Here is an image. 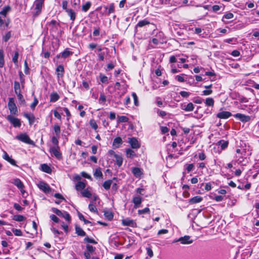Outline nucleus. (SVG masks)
I'll use <instances>...</instances> for the list:
<instances>
[{"mask_svg":"<svg viewBox=\"0 0 259 259\" xmlns=\"http://www.w3.org/2000/svg\"><path fill=\"white\" fill-rule=\"evenodd\" d=\"M16 139L25 143L34 145V142L26 134H20L16 137Z\"/></svg>","mask_w":259,"mask_h":259,"instance_id":"nucleus-1","label":"nucleus"},{"mask_svg":"<svg viewBox=\"0 0 259 259\" xmlns=\"http://www.w3.org/2000/svg\"><path fill=\"white\" fill-rule=\"evenodd\" d=\"M177 242H180L182 244H189L192 243L193 242V240L191 239L190 236L185 235L184 237L179 238L178 239L175 240L173 241V243H176Z\"/></svg>","mask_w":259,"mask_h":259,"instance_id":"nucleus-2","label":"nucleus"},{"mask_svg":"<svg viewBox=\"0 0 259 259\" xmlns=\"http://www.w3.org/2000/svg\"><path fill=\"white\" fill-rule=\"evenodd\" d=\"M8 107L11 113L13 114H16L17 112V108L15 103V100L13 98H9L8 102Z\"/></svg>","mask_w":259,"mask_h":259,"instance_id":"nucleus-3","label":"nucleus"},{"mask_svg":"<svg viewBox=\"0 0 259 259\" xmlns=\"http://www.w3.org/2000/svg\"><path fill=\"white\" fill-rule=\"evenodd\" d=\"M37 187L45 193H49L51 191V188L49 185L44 182H40L37 184Z\"/></svg>","mask_w":259,"mask_h":259,"instance_id":"nucleus-4","label":"nucleus"},{"mask_svg":"<svg viewBox=\"0 0 259 259\" xmlns=\"http://www.w3.org/2000/svg\"><path fill=\"white\" fill-rule=\"evenodd\" d=\"M7 119L13 124L14 127H19L21 124L20 120L12 115H8Z\"/></svg>","mask_w":259,"mask_h":259,"instance_id":"nucleus-5","label":"nucleus"},{"mask_svg":"<svg viewBox=\"0 0 259 259\" xmlns=\"http://www.w3.org/2000/svg\"><path fill=\"white\" fill-rule=\"evenodd\" d=\"M73 54V52L69 51L68 49H66L64 51L58 54L56 56L57 58H63L66 59L69 56L72 55Z\"/></svg>","mask_w":259,"mask_h":259,"instance_id":"nucleus-6","label":"nucleus"},{"mask_svg":"<svg viewBox=\"0 0 259 259\" xmlns=\"http://www.w3.org/2000/svg\"><path fill=\"white\" fill-rule=\"evenodd\" d=\"M44 0H36L34 2L36 15H39L41 11Z\"/></svg>","mask_w":259,"mask_h":259,"instance_id":"nucleus-7","label":"nucleus"},{"mask_svg":"<svg viewBox=\"0 0 259 259\" xmlns=\"http://www.w3.org/2000/svg\"><path fill=\"white\" fill-rule=\"evenodd\" d=\"M234 116L243 122H246L250 120V117L241 113H237Z\"/></svg>","mask_w":259,"mask_h":259,"instance_id":"nucleus-8","label":"nucleus"},{"mask_svg":"<svg viewBox=\"0 0 259 259\" xmlns=\"http://www.w3.org/2000/svg\"><path fill=\"white\" fill-rule=\"evenodd\" d=\"M128 142L131 145V147L133 149H138L140 146V145L138 141L135 137L130 138Z\"/></svg>","mask_w":259,"mask_h":259,"instance_id":"nucleus-9","label":"nucleus"},{"mask_svg":"<svg viewBox=\"0 0 259 259\" xmlns=\"http://www.w3.org/2000/svg\"><path fill=\"white\" fill-rule=\"evenodd\" d=\"M232 115L231 112L229 111H222L217 114V117L220 119H227Z\"/></svg>","mask_w":259,"mask_h":259,"instance_id":"nucleus-10","label":"nucleus"},{"mask_svg":"<svg viewBox=\"0 0 259 259\" xmlns=\"http://www.w3.org/2000/svg\"><path fill=\"white\" fill-rule=\"evenodd\" d=\"M132 202L134 204V208H137L140 207L142 203V198L139 196H134L133 198Z\"/></svg>","mask_w":259,"mask_h":259,"instance_id":"nucleus-11","label":"nucleus"},{"mask_svg":"<svg viewBox=\"0 0 259 259\" xmlns=\"http://www.w3.org/2000/svg\"><path fill=\"white\" fill-rule=\"evenodd\" d=\"M122 143V140L120 137H116L113 140V146L114 148H118L120 146Z\"/></svg>","mask_w":259,"mask_h":259,"instance_id":"nucleus-12","label":"nucleus"},{"mask_svg":"<svg viewBox=\"0 0 259 259\" xmlns=\"http://www.w3.org/2000/svg\"><path fill=\"white\" fill-rule=\"evenodd\" d=\"M56 72L58 77H62L64 73L63 66L62 65H59L56 69Z\"/></svg>","mask_w":259,"mask_h":259,"instance_id":"nucleus-13","label":"nucleus"},{"mask_svg":"<svg viewBox=\"0 0 259 259\" xmlns=\"http://www.w3.org/2000/svg\"><path fill=\"white\" fill-rule=\"evenodd\" d=\"M67 14L68 16L70 17V20L73 22L76 18V13L72 9H69L65 11Z\"/></svg>","mask_w":259,"mask_h":259,"instance_id":"nucleus-14","label":"nucleus"},{"mask_svg":"<svg viewBox=\"0 0 259 259\" xmlns=\"http://www.w3.org/2000/svg\"><path fill=\"white\" fill-rule=\"evenodd\" d=\"M182 109L186 111H192L194 110V107L192 103H189L187 105H182Z\"/></svg>","mask_w":259,"mask_h":259,"instance_id":"nucleus-15","label":"nucleus"},{"mask_svg":"<svg viewBox=\"0 0 259 259\" xmlns=\"http://www.w3.org/2000/svg\"><path fill=\"white\" fill-rule=\"evenodd\" d=\"M203 198L200 196H196L192 197L189 200V202L190 204H195L200 202L202 200Z\"/></svg>","mask_w":259,"mask_h":259,"instance_id":"nucleus-16","label":"nucleus"},{"mask_svg":"<svg viewBox=\"0 0 259 259\" xmlns=\"http://www.w3.org/2000/svg\"><path fill=\"white\" fill-rule=\"evenodd\" d=\"M75 233L79 236H84L86 235L85 232L78 225L75 226Z\"/></svg>","mask_w":259,"mask_h":259,"instance_id":"nucleus-17","label":"nucleus"},{"mask_svg":"<svg viewBox=\"0 0 259 259\" xmlns=\"http://www.w3.org/2000/svg\"><path fill=\"white\" fill-rule=\"evenodd\" d=\"M51 152L54 155V156L58 159H60L62 157L61 153L55 147H53L51 148Z\"/></svg>","mask_w":259,"mask_h":259,"instance_id":"nucleus-18","label":"nucleus"},{"mask_svg":"<svg viewBox=\"0 0 259 259\" xmlns=\"http://www.w3.org/2000/svg\"><path fill=\"white\" fill-rule=\"evenodd\" d=\"M122 224L123 226L133 227L134 224H135V222L132 220H131L129 219H125L122 220Z\"/></svg>","mask_w":259,"mask_h":259,"instance_id":"nucleus-19","label":"nucleus"},{"mask_svg":"<svg viewBox=\"0 0 259 259\" xmlns=\"http://www.w3.org/2000/svg\"><path fill=\"white\" fill-rule=\"evenodd\" d=\"M24 116L29 120V122L30 124H32L35 120V117L33 114L31 113H25Z\"/></svg>","mask_w":259,"mask_h":259,"instance_id":"nucleus-20","label":"nucleus"},{"mask_svg":"<svg viewBox=\"0 0 259 259\" xmlns=\"http://www.w3.org/2000/svg\"><path fill=\"white\" fill-rule=\"evenodd\" d=\"M41 170L48 174H50L52 172L51 167L47 164H42L41 165Z\"/></svg>","mask_w":259,"mask_h":259,"instance_id":"nucleus-21","label":"nucleus"},{"mask_svg":"<svg viewBox=\"0 0 259 259\" xmlns=\"http://www.w3.org/2000/svg\"><path fill=\"white\" fill-rule=\"evenodd\" d=\"M59 96L56 92H53L50 95V102H55L59 99Z\"/></svg>","mask_w":259,"mask_h":259,"instance_id":"nucleus-22","label":"nucleus"},{"mask_svg":"<svg viewBox=\"0 0 259 259\" xmlns=\"http://www.w3.org/2000/svg\"><path fill=\"white\" fill-rule=\"evenodd\" d=\"M132 172L136 177H140L142 174L141 169L137 167L132 168Z\"/></svg>","mask_w":259,"mask_h":259,"instance_id":"nucleus-23","label":"nucleus"},{"mask_svg":"<svg viewBox=\"0 0 259 259\" xmlns=\"http://www.w3.org/2000/svg\"><path fill=\"white\" fill-rule=\"evenodd\" d=\"M214 104V101L212 98H207L205 99V105L208 107H213Z\"/></svg>","mask_w":259,"mask_h":259,"instance_id":"nucleus-24","label":"nucleus"},{"mask_svg":"<svg viewBox=\"0 0 259 259\" xmlns=\"http://www.w3.org/2000/svg\"><path fill=\"white\" fill-rule=\"evenodd\" d=\"M126 156L128 158H133L136 156V154L134 151L128 148L126 150Z\"/></svg>","mask_w":259,"mask_h":259,"instance_id":"nucleus-25","label":"nucleus"},{"mask_svg":"<svg viewBox=\"0 0 259 259\" xmlns=\"http://www.w3.org/2000/svg\"><path fill=\"white\" fill-rule=\"evenodd\" d=\"M113 180H108L105 181L103 184V187L105 189L108 190L110 188L111 185L112 184Z\"/></svg>","mask_w":259,"mask_h":259,"instance_id":"nucleus-26","label":"nucleus"},{"mask_svg":"<svg viewBox=\"0 0 259 259\" xmlns=\"http://www.w3.org/2000/svg\"><path fill=\"white\" fill-rule=\"evenodd\" d=\"M14 184L19 189H22L24 188V185L21 180L19 179L14 180Z\"/></svg>","mask_w":259,"mask_h":259,"instance_id":"nucleus-27","label":"nucleus"},{"mask_svg":"<svg viewBox=\"0 0 259 259\" xmlns=\"http://www.w3.org/2000/svg\"><path fill=\"white\" fill-rule=\"evenodd\" d=\"M14 91L16 95L21 93L20 84L18 81H14Z\"/></svg>","mask_w":259,"mask_h":259,"instance_id":"nucleus-28","label":"nucleus"},{"mask_svg":"<svg viewBox=\"0 0 259 259\" xmlns=\"http://www.w3.org/2000/svg\"><path fill=\"white\" fill-rule=\"evenodd\" d=\"M114 157L116 159V162L117 165L118 166H120L122 165V162H123V159H122V157L120 155L116 154H115Z\"/></svg>","mask_w":259,"mask_h":259,"instance_id":"nucleus-29","label":"nucleus"},{"mask_svg":"<svg viewBox=\"0 0 259 259\" xmlns=\"http://www.w3.org/2000/svg\"><path fill=\"white\" fill-rule=\"evenodd\" d=\"M85 187V184L82 182H78L75 185V189L78 191L84 189Z\"/></svg>","mask_w":259,"mask_h":259,"instance_id":"nucleus-30","label":"nucleus"},{"mask_svg":"<svg viewBox=\"0 0 259 259\" xmlns=\"http://www.w3.org/2000/svg\"><path fill=\"white\" fill-rule=\"evenodd\" d=\"M5 60H4V52L2 50H0V68H2L4 66Z\"/></svg>","mask_w":259,"mask_h":259,"instance_id":"nucleus-31","label":"nucleus"},{"mask_svg":"<svg viewBox=\"0 0 259 259\" xmlns=\"http://www.w3.org/2000/svg\"><path fill=\"white\" fill-rule=\"evenodd\" d=\"M13 219L17 222H22L25 220V217L22 215L17 214L14 215Z\"/></svg>","mask_w":259,"mask_h":259,"instance_id":"nucleus-32","label":"nucleus"},{"mask_svg":"<svg viewBox=\"0 0 259 259\" xmlns=\"http://www.w3.org/2000/svg\"><path fill=\"white\" fill-rule=\"evenodd\" d=\"M11 8L10 6H7L3 8V10L0 12V15L6 16L9 11H10Z\"/></svg>","mask_w":259,"mask_h":259,"instance_id":"nucleus-33","label":"nucleus"},{"mask_svg":"<svg viewBox=\"0 0 259 259\" xmlns=\"http://www.w3.org/2000/svg\"><path fill=\"white\" fill-rule=\"evenodd\" d=\"M149 24H150V22L146 20H141L138 23V24L136 25V28L138 27H142Z\"/></svg>","mask_w":259,"mask_h":259,"instance_id":"nucleus-34","label":"nucleus"},{"mask_svg":"<svg viewBox=\"0 0 259 259\" xmlns=\"http://www.w3.org/2000/svg\"><path fill=\"white\" fill-rule=\"evenodd\" d=\"M104 214L108 220L111 221L113 219V214L112 212L110 211H105Z\"/></svg>","mask_w":259,"mask_h":259,"instance_id":"nucleus-35","label":"nucleus"},{"mask_svg":"<svg viewBox=\"0 0 259 259\" xmlns=\"http://www.w3.org/2000/svg\"><path fill=\"white\" fill-rule=\"evenodd\" d=\"M99 77L102 83H107L108 82V78L106 76L100 73Z\"/></svg>","mask_w":259,"mask_h":259,"instance_id":"nucleus-36","label":"nucleus"},{"mask_svg":"<svg viewBox=\"0 0 259 259\" xmlns=\"http://www.w3.org/2000/svg\"><path fill=\"white\" fill-rule=\"evenodd\" d=\"M94 175L95 177H96V178H102V177L103 174L100 168H98L96 169V170L94 172Z\"/></svg>","mask_w":259,"mask_h":259,"instance_id":"nucleus-37","label":"nucleus"},{"mask_svg":"<svg viewBox=\"0 0 259 259\" xmlns=\"http://www.w3.org/2000/svg\"><path fill=\"white\" fill-rule=\"evenodd\" d=\"M118 122H126L128 121V118L125 116H118Z\"/></svg>","mask_w":259,"mask_h":259,"instance_id":"nucleus-38","label":"nucleus"},{"mask_svg":"<svg viewBox=\"0 0 259 259\" xmlns=\"http://www.w3.org/2000/svg\"><path fill=\"white\" fill-rule=\"evenodd\" d=\"M91 6V3L90 2H87L84 5L82 6V10L84 12H87Z\"/></svg>","mask_w":259,"mask_h":259,"instance_id":"nucleus-39","label":"nucleus"},{"mask_svg":"<svg viewBox=\"0 0 259 259\" xmlns=\"http://www.w3.org/2000/svg\"><path fill=\"white\" fill-rule=\"evenodd\" d=\"M82 195L87 198H90L92 196L91 193L88 190H84L81 192Z\"/></svg>","mask_w":259,"mask_h":259,"instance_id":"nucleus-40","label":"nucleus"},{"mask_svg":"<svg viewBox=\"0 0 259 259\" xmlns=\"http://www.w3.org/2000/svg\"><path fill=\"white\" fill-rule=\"evenodd\" d=\"M54 132L57 136H59L61 133L60 127L58 124H55L54 126Z\"/></svg>","mask_w":259,"mask_h":259,"instance_id":"nucleus-41","label":"nucleus"},{"mask_svg":"<svg viewBox=\"0 0 259 259\" xmlns=\"http://www.w3.org/2000/svg\"><path fill=\"white\" fill-rule=\"evenodd\" d=\"M90 124L91 126L95 130H96L98 128V125L96 123V121L94 119H92L90 120Z\"/></svg>","mask_w":259,"mask_h":259,"instance_id":"nucleus-42","label":"nucleus"},{"mask_svg":"<svg viewBox=\"0 0 259 259\" xmlns=\"http://www.w3.org/2000/svg\"><path fill=\"white\" fill-rule=\"evenodd\" d=\"M78 218L79 219L81 220V221H82L85 224H89V223H91V222L86 220L84 218V216L80 212H78Z\"/></svg>","mask_w":259,"mask_h":259,"instance_id":"nucleus-43","label":"nucleus"},{"mask_svg":"<svg viewBox=\"0 0 259 259\" xmlns=\"http://www.w3.org/2000/svg\"><path fill=\"white\" fill-rule=\"evenodd\" d=\"M114 12V5L113 3L110 4L109 5L108 11L107 12V15H109L110 14Z\"/></svg>","mask_w":259,"mask_h":259,"instance_id":"nucleus-44","label":"nucleus"},{"mask_svg":"<svg viewBox=\"0 0 259 259\" xmlns=\"http://www.w3.org/2000/svg\"><path fill=\"white\" fill-rule=\"evenodd\" d=\"M62 217L64 218L68 222L71 221V217L70 214L67 211L63 212V215Z\"/></svg>","mask_w":259,"mask_h":259,"instance_id":"nucleus-45","label":"nucleus"},{"mask_svg":"<svg viewBox=\"0 0 259 259\" xmlns=\"http://www.w3.org/2000/svg\"><path fill=\"white\" fill-rule=\"evenodd\" d=\"M219 143L220 145H221V147L222 149H225L228 145V141H220L219 142Z\"/></svg>","mask_w":259,"mask_h":259,"instance_id":"nucleus-46","label":"nucleus"},{"mask_svg":"<svg viewBox=\"0 0 259 259\" xmlns=\"http://www.w3.org/2000/svg\"><path fill=\"white\" fill-rule=\"evenodd\" d=\"M19 77H20V80L21 84L22 86V87H24V83H25V79L24 78V75L23 73L21 71H20L19 73Z\"/></svg>","mask_w":259,"mask_h":259,"instance_id":"nucleus-47","label":"nucleus"},{"mask_svg":"<svg viewBox=\"0 0 259 259\" xmlns=\"http://www.w3.org/2000/svg\"><path fill=\"white\" fill-rule=\"evenodd\" d=\"M84 241L88 243H93L94 244H96L97 243V242L93 239L90 238L89 237H86L84 239Z\"/></svg>","mask_w":259,"mask_h":259,"instance_id":"nucleus-48","label":"nucleus"},{"mask_svg":"<svg viewBox=\"0 0 259 259\" xmlns=\"http://www.w3.org/2000/svg\"><path fill=\"white\" fill-rule=\"evenodd\" d=\"M12 232L16 236H21L22 235V232L20 229H13Z\"/></svg>","mask_w":259,"mask_h":259,"instance_id":"nucleus-49","label":"nucleus"},{"mask_svg":"<svg viewBox=\"0 0 259 259\" xmlns=\"http://www.w3.org/2000/svg\"><path fill=\"white\" fill-rule=\"evenodd\" d=\"M156 112L157 114L162 118H164L167 114L166 112H165L164 111L160 110V109H158L157 110Z\"/></svg>","mask_w":259,"mask_h":259,"instance_id":"nucleus-50","label":"nucleus"},{"mask_svg":"<svg viewBox=\"0 0 259 259\" xmlns=\"http://www.w3.org/2000/svg\"><path fill=\"white\" fill-rule=\"evenodd\" d=\"M18 56H19V52H18V51H16L15 52L14 56H13V59H12L13 62L15 64H17L18 63Z\"/></svg>","mask_w":259,"mask_h":259,"instance_id":"nucleus-51","label":"nucleus"},{"mask_svg":"<svg viewBox=\"0 0 259 259\" xmlns=\"http://www.w3.org/2000/svg\"><path fill=\"white\" fill-rule=\"evenodd\" d=\"M132 96L134 98V104L136 106L139 105V102H138V97L135 93H132Z\"/></svg>","mask_w":259,"mask_h":259,"instance_id":"nucleus-52","label":"nucleus"},{"mask_svg":"<svg viewBox=\"0 0 259 259\" xmlns=\"http://www.w3.org/2000/svg\"><path fill=\"white\" fill-rule=\"evenodd\" d=\"M150 209L148 207H146L144 209H139L138 210V214H142L146 213H149Z\"/></svg>","mask_w":259,"mask_h":259,"instance_id":"nucleus-53","label":"nucleus"},{"mask_svg":"<svg viewBox=\"0 0 259 259\" xmlns=\"http://www.w3.org/2000/svg\"><path fill=\"white\" fill-rule=\"evenodd\" d=\"M89 209L92 212H98V210H97V209L96 207L94 205H93L92 204L90 203L89 205Z\"/></svg>","mask_w":259,"mask_h":259,"instance_id":"nucleus-54","label":"nucleus"},{"mask_svg":"<svg viewBox=\"0 0 259 259\" xmlns=\"http://www.w3.org/2000/svg\"><path fill=\"white\" fill-rule=\"evenodd\" d=\"M38 101L37 99H36V97H34L33 102L30 105V108L32 110H34L35 109L36 106L38 104Z\"/></svg>","mask_w":259,"mask_h":259,"instance_id":"nucleus-55","label":"nucleus"},{"mask_svg":"<svg viewBox=\"0 0 259 259\" xmlns=\"http://www.w3.org/2000/svg\"><path fill=\"white\" fill-rule=\"evenodd\" d=\"M11 36V34L10 31L7 32L5 35L4 36L3 39L5 42L8 41V40L10 38Z\"/></svg>","mask_w":259,"mask_h":259,"instance_id":"nucleus-56","label":"nucleus"},{"mask_svg":"<svg viewBox=\"0 0 259 259\" xmlns=\"http://www.w3.org/2000/svg\"><path fill=\"white\" fill-rule=\"evenodd\" d=\"M106 101V97L104 93H101L99 98V103L105 102Z\"/></svg>","mask_w":259,"mask_h":259,"instance_id":"nucleus-57","label":"nucleus"},{"mask_svg":"<svg viewBox=\"0 0 259 259\" xmlns=\"http://www.w3.org/2000/svg\"><path fill=\"white\" fill-rule=\"evenodd\" d=\"M88 252L89 253L93 252L95 250V247H93L92 245L88 244L86 246Z\"/></svg>","mask_w":259,"mask_h":259,"instance_id":"nucleus-58","label":"nucleus"},{"mask_svg":"<svg viewBox=\"0 0 259 259\" xmlns=\"http://www.w3.org/2000/svg\"><path fill=\"white\" fill-rule=\"evenodd\" d=\"M18 99H19L20 102L22 104L25 103V101L24 99L23 98V95L21 94V93H19L17 94Z\"/></svg>","mask_w":259,"mask_h":259,"instance_id":"nucleus-59","label":"nucleus"},{"mask_svg":"<svg viewBox=\"0 0 259 259\" xmlns=\"http://www.w3.org/2000/svg\"><path fill=\"white\" fill-rule=\"evenodd\" d=\"M234 17V15L232 13H228L226 15H224L223 19L225 18L227 19H232Z\"/></svg>","mask_w":259,"mask_h":259,"instance_id":"nucleus-60","label":"nucleus"},{"mask_svg":"<svg viewBox=\"0 0 259 259\" xmlns=\"http://www.w3.org/2000/svg\"><path fill=\"white\" fill-rule=\"evenodd\" d=\"M212 93V90H206L202 91V95L204 96H208L211 95Z\"/></svg>","mask_w":259,"mask_h":259,"instance_id":"nucleus-61","label":"nucleus"},{"mask_svg":"<svg viewBox=\"0 0 259 259\" xmlns=\"http://www.w3.org/2000/svg\"><path fill=\"white\" fill-rule=\"evenodd\" d=\"M105 53L103 52H100L98 53V56L99 57V60L100 61H103L105 58Z\"/></svg>","mask_w":259,"mask_h":259,"instance_id":"nucleus-62","label":"nucleus"},{"mask_svg":"<svg viewBox=\"0 0 259 259\" xmlns=\"http://www.w3.org/2000/svg\"><path fill=\"white\" fill-rule=\"evenodd\" d=\"M194 167V165L192 163L187 164L186 170L188 171V172H189L193 169Z\"/></svg>","mask_w":259,"mask_h":259,"instance_id":"nucleus-63","label":"nucleus"},{"mask_svg":"<svg viewBox=\"0 0 259 259\" xmlns=\"http://www.w3.org/2000/svg\"><path fill=\"white\" fill-rule=\"evenodd\" d=\"M180 94L182 97L187 98L190 95V93L186 91H181L180 92Z\"/></svg>","mask_w":259,"mask_h":259,"instance_id":"nucleus-64","label":"nucleus"}]
</instances>
